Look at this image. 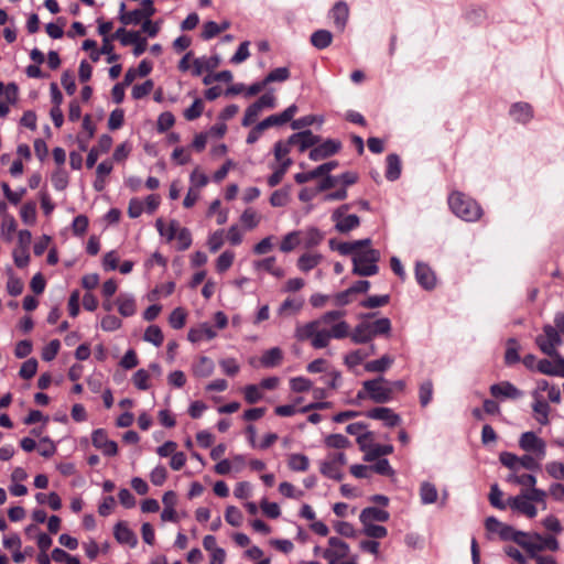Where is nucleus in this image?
<instances>
[{
  "instance_id": "obj_13",
  "label": "nucleus",
  "mask_w": 564,
  "mask_h": 564,
  "mask_svg": "<svg viewBox=\"0 0 564 564\" xmlns=\"http://www.w3.org/2000/svg\"><path fill=\"white\" fill-rule=\"evenodd\" d=\"M328 543L330 549L324 551V558L328 561V564H332V561L335 563H340L341 560L348 555L349 545L335 536L329 538Z\"/></svg>"
},
{
  "instance_id": "obj_55",
  "label": "nucleus",
  "mask_w": 564,
  "mask_h": 564,
  "mask_svg": "<svg viewBox=\"0 0 564 564\" xmlns=\"http://www.w3.org/2000/svg\"><path fill=\"white\" fill-rule=\"evenodd\" d=\"M532 539L534 538H530L525 532H523V538L516 539V543L523 547L531 557L539 552L538 541H532Z\"/></svg>"
},
{
  "instance_id": "obj_35",
  "label": "nucleus",
  "mask_w": 564,
  "mask_h": 564,
  "mask_svg": "<svg viewBox=\"0 0 564 564\" xmlns=\"http://www.w3.org/2000/svg\"><path fill=\"white\" fill-rule=\"evenodd\" d=\"M283 359V352L279 347H273L263 352L260 361L265 368H273L281 364Z\"/></svg>"
},
{
  "instance_id": "obj_61",
  "label": "nucleus",
  "mask_w": 564,
  "mask_h": 564,
  "mask_svg": "<svg viewBox=\"0 0 564 564\" xmlns=\"http://www.w3.org/2000/svg\"><path fill=\"white\" fill-rule=\"evenodd\" d=\"M154 84L151 79L145 80L142 84L134 85L131 91L133 99H141L148 96L153 90Z\"/></svg>"
},
{
  "instance_id": "obj_39",
  "label": "nucleus",
  "mask_w": 564,
  "mask_h": 564,
  "mask_svg": "<svg viewBox=\"0 0 564 564\" xmlns=\"http://www.w3.org/2000/svg\"><path fill=\"white\" fill-rule=\"evenodd\" d=\"M401 175V161L397 154H389L387 156V171L386 177L389 181H395Z\"/></svg>"
},
{
  "instance_id": "obj_48",
  "label": "nucleus",
  "mask_w": 564,
  "mask_h": 564,
  "mask_svg": "<svg viewBox=\"0 0 564 564\" xmlns=\"http://www.w3.org/2000/svg\"><path fill=\"white\" fill-rule=\"evenodd\" d=\"M533 538L538 541L539 552L543 550L557 551L560 547L558 542L554 536H543L535 533Z\"/></svg>"
},
{
  "instance_id": "obj_36",
  "label": "nucleus",
  "mask_w": 564,
  "mask_h": 564,
  "mask_svg": "<svg viewBox=\"0 0 564 564\" xmlns=\"http://www.w3.org/2000/svg\"><path fill=\"white\" fill-rule=\"evenodd\" d=\"M393 361L392 357L384 355L379 359L368 361L365 365V370L368 372H384L392 366Z\"/></svg>"
},
{
  "instance_id": "obj_57",
  "label": "nucleus",
  "mask_w": 564,
  "mask_h": 564,
  "mask_svg": "<svg viewBox=\"0 0 564 564\" xmlns=\"http://www.w3.org/2000/svg\"><path fill=\"white\" fill-rule=\"evenodd\" d=\"M503 492L500 490L497 484L492 485L489 494V501L491 506L500 510H505L508 507V501H502Z\"/></svg>"
},
{
  "instance_id": "obj_14",
  "label": "nucleus",
  "mask_w": 564,
  "mask_h": 564,
  "mask_svg": "<svg viewBox=\"0 0 564 564\" xmlns=\"http://www.w3.org/2000/svg\"><path fill=\"white\" fill-rule=\"evenodd\" d=\"M366 416L372 420L383 422L388 427L398 426L401 423V417L392 409L378 406L366 412Z\"/></svg>"
},
{
  "instance_id": "obj_29",
  "label": "nucleus",
  "mask_w": 564,
  "mask_h": 564,
  "mask_svg": "<svg viewBox=\"0 0 564 564\" xmlns=\"http://www.w3.org/2000/svg\"><path fill=\"white\" fill-rule=\"evenodd\" d=\"M506 480L510 484L520 485L522 487H525L528 489H538L535 487L536 485V477L531 474H520L518 473H510Z\"/></svg>"
},
{
  "instance_id": "obj_17",
  "label": "nucleus",
  "mask_w": 564,
  "mask_h": 564,
  "mask_svg": "<svg viewBox=\"0 0 564 564\" xmlns=\"http://www.w3.org/2000/svg\"><path fill=\"white\" fill-rule=\"evenodd\" d=\"M340 149V142L335 140H326L317 147H314L310 151V159L312 161H321L324 160L335 153H337Z\"/></svg>"
},
{
  "instance_id": "obj_12",
  "label": "nucleus",
  "mask_w": 564,
  "mask_h": 564,
  "mask_svg": "<svg viewBox=\"0 0 564 564\" xmlns=\"http://www.w3.org/2000/svg\"><path fill=\"white\" fill-rule=\"evenodd\" d=\"M93 445L106 456H115L118 453V445L107 436L104 429H97L91 434Z\"/></svg>"
},
{
  "instance_id": "obj_59",
  "label": "nucleus",
  "mask_w": 564,
  "mask_h": 564,
  "mask_svg": "<svg viewBox=\"0 0 564 564\" xmlns=\"http://www.w3.org/2000/svg\"><path fill=\"white\" fill-rule=\"evenodd\" d=\"M263 110L259 107V105H257L256 102H253L252 105H250L246 111H245V116L242 118V122L241 124L243 127H249L251 126L252 123L256 122V120L258 119V117L260 116V113L262 112Z\"/></svg>"
},
{
  "instance_id": "obj_19",
  "label": "nucleus",
  "mask_w": 564,
  "mask_h": 564,
  "mask_svg": "<svg viewBox=\"0 0 564 564\" xmlns=\"http://www.w3.org/2000/svg\"><path fill=\"white\" fill-rule=\"evenodd\" d=\"M296 112H297V107L295 105H291L281 113L271 115V116L267 117L264 120H262L261 122H259L260 128H263L265 130L270 127L282 126V124L291 121Z\"/></svg>"
},
{
  "instance_id": "obj_21",
  "label": "nucleus",
  "mask_w": 564,
  "mask_h": 564,
  "mask_svg": "<svg viewBox=\"0 0 564 564\" xmlns=\"http://www.w3.org/2000/svg\"><path fill=\"white\" fill-rule=\"evenodd\" d=\"M415 279L417 283L425 290H433L436 285V278L432 269L423 263L417 262L415 265Z\"/></svg>"
},
{
  "instance_id": "obj_8",
  "label": "nucleus",
  "mask_w": 564,
  "mask_h": 564,
  "mask_svg": "<svg viewBox=\"0 0 564 564\" xmlns=\"http://www.w3.org/2000/svg\"><path fill=\"white\" fill-rule=\"evenodd\" d=\"M349 205L344 204L335 209L332 214V220L335 224V229L340 234H348L360 225V219L357 215H348Z\"/></svg>"
},
{
  "instance_id": "obj_33",
  "label": "nucleus",
  "mask_w": 564,
  "mask_h": 564,
  "mask_svg": "<svg viewBox=\"0 0 564 564\" xmlns=\"http://www.w3.org/2000/svg\"><path fill=\"white\" fill-rule=\"evenodd\" d=\"M303 243L306 249L317 247L324 239V234L316 227H310L302 231Z\"/></svg>"
},
{
  "instance_id": "obj_9",
  "label": "nucleus",
  "mask_w": 564,
  "mask_h": 564,
  "mask_svg": "<svg viewBox=\"0 0 564 564\" xmlns=\"http://www.w3.org/2000/svg\"><path fill=\"white\" fill-rule=\"evenodd\" d=\"M519 447L538 458L544 459L546 457V442L532 431L523 432L520 435Z\"/></svg>"
},
{
  "instance_id": "obj_25",
  "label": "nucleus",
  "mask_w": 564,
  "mask_h": 564,
  "mask_svg": "<svg viewBox=\"0 0 564 564\" xmlns=\"http://www.w3.org/2000/svg\"><path fill=\"white\" fill-rule=\"evenodd\" d=\"M217 336L216 330L208 323H203L196 328L189 329L187 337L192 343H199L203 340H212Z\"/></svg>"
},
{
  "instance_id": "obj_56",
  "label": "nucleus",
  "mask_w": 564,
  "mask_h": 564,
  "mask_svg": "<svg viewBox=\"0 0 564 564\" xmlns=\"http://www.w3.org/2000/svg\"><path fill=\"white\" fill-rule=\"evenodd\" d=\"M500 463L510 469V473L519 471V456L510 452H502L499 456Z\"/></svg>"
},
{
  "instance_id": "obj_38",
  "label": "nucleus",
  "mask_w": 564,
  "mask_h": 564,
  "mask_svg": "<svg viewBox=\"0 0 564 564\" xmlns=\"http://www.w3.org/2000/svg\"><path fill=\"white\" fill-rule=\"evenodd\" d=\"M155 227L162 237H165L167 241H171L175 238L176 231L178 230V221L171 220L166 226L162 218H158L155 221Z\"/></svg>"
},
{
  "instance_id": "obj_16",
  "label": "nucleus",
  "mask_w": 564,
  "mask_h": 564,
  "mask_svg": "<svg viewBox=\"0 0 564 564\" xmlns=\"http://www.w3.org/2000/svg\"><path fill=\"white\" fill-rule=\"evenodd\" d=\"M337 165H338V163L336 161H329V162L318 165L316 169H314L310 172H302V173L295 174L294 180L296 183L303 184L311 180L329 174V172L333 171L334 169H336Z\"/></svg>"
},
{
  "instance_id": "obj_18",
  "label": "nucleus",
  "mask_w": 564,
  "mask_h": 564,
  "mask_svg": "<svg viewBox=\"0 0 564 564\" xmlns=\"http://www.w3.org/2000/svg\"><path fill=\"white\" fill-rule=\"evenodd\" d=\"M490 393L497 399H518L522 392L509 381H501L490 387Z\"/></svg>"
},
{
  "instance_id": "obj_7",
  "label": "nucleus",
  "mask_w": 564,
  "mask_h": 564,
  "mask_svg": "<svg viewBox=\"0 0 564 564\" xmlns=\"http://www.w3.org/2000/svg\"><path fill=\"white\" fill-rule=\"evenodd\" d=\"M562 333L555 325H545L543 333L535 338V344L545 355H555L557 348L562 345Z\"/></svg>"
},
{
  "instance_id": "obj_58",
  "label": "nucleus",
  "mask_w": 564,
  "mask_h": 564,
  "mask_svg": "<svg viewBox=\"0 0 564 564\" xmlns=\"http://www.w3.org/2000/svg\"><path fill=\"white\" fill-rule=\"evenodd\" d=\"M204 111V102L202 99L196 98L191 107L184 110V118L193 121L202 116Z\"/></svg>"
},
{
  "instance_id": "obj_63",
  "label": "nucleus",
  "mask_w": 564,
  "mask_h": 564,
  "mask_svg": "<svg viewBox=\"0 0 564 564\" xmlns=\"http://www.w3.org/2000/svg\"><path fill=\"white\" fill-rule=\"evenodd\" d=\"M545 470L550 477L556 480H564V464L561 462H549L545 465Z\"/></svg>"
},
{
  "instance_id": "obj_15",
  "label": "nucleus",
  "mask_w": 564,
  "mask_h": 564,
  "mask_svg": "<svg viewBox=\"0 0 564 564\" xmlns=\"http://www.w3.org/2000/svg\"><path fill=\"white\" fill-rule=\"evenodd\" d=\"M533 397V403H532V410L533 415L536 422L541 425H547L550 423V411L551 406L549 403L543 399L539 390H535L532 393Z\"/></svg>"
},
{
  "instance_id": "obj_6",
  "label": "nucleus",
  "mask_w": 564,
  "mask_h": 564,
  "mask_svg": "<svg viewBox=\"0 0 564 564\" xmlns=\"http://www.w3.org/2000/svg\"><path fill=\"white\" fill-rule=\"evenodd\" d=\"M380 252L370 246L360 247L352 259V273L359 276H371L378 273Z\"/></svg>"
},
{
  "instance_id": "obj_44",
  "label": "nucleus",
  "mask_w": 564,
  "mask_h": 564,
  "mask_svg": "<svg viewBox=\"0 0 564 564\" xmlns=\"http://www.w3.org/2000/svg\"><path fill=\"white\" fill-rule=\"evenodd\" d=\"M245 400L254 404L263 399V392L259 384H248L243 388Z\"/></svg>"
},
{
  "instance_id": "obj_30",
  "label": "nucleus",
  "mask_w": 564,
  "mask_h": 564,
  "mask_svg": "<svg viewBox=\"0 0 564 564\" xmlns=\"http://www.w3.org/2000/svg\"><path fill=\"white\" fill-rule=\"evenodd\" d=\"M302 231L293 230L283 236L280 243V251L283 253H289L293 251L301 243Z\"/></svg>"
},
{
  "instance_id": "obj_2",
  "label": "nucleus",
  "mask_w": 564,
  "mask_h": 564,
  "mask_svg": "<svg viewBox=\"0 0 564 564\" xmlns=\"http://www.w3.org/2000/svg\"><path fill=\"white\" fill-rule=\"evenodd\" d=\"M546 496L547 494L543 489H523L519 495L508 498V507L512 511L533 519L538 514V509L534 503H541L542 509H545Z\"/></svg>"
},
{
  "instance_id": "obj_4",
  "label": "nucleus",
  "mask_w": 564,
  "mask_h": 564,
  "mask_svg": "<svg viewBox=\"0 0 564 564\" xmlns=\"http://www.w3.org/2000/svg\"><path fill=\"white\" fill-rule=\"evenodd\" d=\"M357 398L369 399L375 403H388L392 400V387L382 376L366 380L362 382V389L358 391Z\"/></svg>"
},
{
  "instance_id": "obj_37",
  "label": "nucleus",
  "mask_w": 564,
  "mask_h": 564,
  "mask_svg": "<svg viewBox=\"0 0 564 564\" xmlns=\"http://www.w3.org/2000/svg\"><path fill=\"white\" fill-rule=\"evenodd\" d=\"M333 34L327 30H317L311 35V43L317 50H324L332 44Z\"/></svg>"
},
{
  "instance_id": "obj_40",
  "label": "nucleus",
  "mask_w": 564,
  "mask_h": 564,
  "mask_svg": "<svg viewBox=\"0 0 564 564\" xmlns=\"http://www.w3.org/2000/svg\"><path fill=\"white\" fill-rule=\"evenodd\" d=\"M392 452V445L373 444L371 445V448L368 451V453L364 456V459L366 462H373L380 458L381 456L390 455Z\"/></svg>"
},
{
  "instance_id": "obj_41",
  "label": "nucleus",
  "mask_w": 564,
  "mask_h": 564,
  "mask_svg": "<svg viewBox=\"0 0 564 564\" xmlns=\"http://www.w3.org/2000/svg\"><path fill=\"white\" fill-rule=\"evenodd\" d=\"M288 466L293 471H306L310 467V459L303 454H291Z\"/></svg>"
},
{
  "instance_id": "obj_20",
  "label": "nucleus",
  "mask_w": 564,
  "mask_h": 564,
  "mask_svg": "<svg viewBox=\"0 0 564 564\" xmlns=\"http://www.w3.org/2000/svg\"><path fill=\"white\" fill-rule=\"evenodd\" d=\"M318 142L319 138L315 135L311 130L293 133L289 138V144L297 145L300 152L306 151L308 148L316 145Z\"/></svg>"
},
{
  "instance_id": "obj_11",
  "label": "nucleus",
  "mask_w": 564,
  "mask_h": 564,
  "mask_svg": "<svg viewBox=\"0 0 564 564\" xmlns=\"http://www.w3.org/2000/svg\"><path fill=\"white\" fill-rule=\"evenodd\" d=\"M552 359H541L536 362V370L546 376L564 378V357L560 352L549 355Z\"/></svg>"
},
{
  "instance_id": "obj_31",
  "label": "nucleus",
  "mask_w": 564,
  "mask_h": 564,
  "mask_svg": "<svg viewBox=\"0 0 564 564\" xmlns=\"http://www.w3.org/2000/svg\"><path fill=\"white\" fill-rule=\"evenodd\" d=\"M419 494L422 505H432L438 501V491L435 485L430 481L421 484Z\"/></svg>"
},
{
  "instance_id": "obj_23",
  "label": "nucleus",
  "mask_w": 564,
  "mask_h": 564,
  "mask_svg": "<svg viewBox=\"0 0 564 564\" xmlns=\"http://www.w3.org/2000/svg\"><path fill=\"white\" fill-rule=\"evenodd\" d=\"M113 535L118 543L135 547L138 544V538L135 533L127 525L126 522H118L113 529Z\"/></svg>"
},
{
  "instance_id": "obj_42",
  "label": "nucleus",
  "mask_w": 564,
  "mask_h": 564,
  "mask_svg": "<svg viewBox=\"0 0 564 564\" xmlns=\"http://www.w3.org/2000/svg\"><path fill=\"white\" fill-rule=\"evenodd\" d=\"M20 217L28 226H33L36 223V203L28 202L23 204L20 209Z\"/></svg>"
},
{
  "instance_id": "obj_50",
  "label": "nucleus",
  "mask_w": 564,
  "mask_h": 564,
  "mask_svg": "<svg viewBox=\"0 0 564 564\" xmlns=\"http://www.w3.org/2000/svg\"><path fill=\"white\" fill-rule=\"evenodd\" d=\"M362 533L371 539H383L388 534V530L383 525L376 523L362 524Z\"/></svg>"
},
{
  "instance_id": "obj_22",
  "label": "nucleus",
  "mask_w": 564,
  "mask_h": 564,
  "mask_svg": "<svg viewBox=\"0 0 564 564\" xmlns=\"http://www.w3.org/2000/svg\"><path fill=\"white\" fill-rule=\"evenodd\" d=\"M323 260L324 257L322 253L317 251H307L297 258L296 268L303 273H308L311 270L318 267Z\"/></svg>"
},
{
  "instance_id": "obj_1",
  "label": "nucleus",
  "mask_w": 564,
  "mask_h": 564,
  "mask_svg": "<svg viewBox=\"0 0 564 564\" xmlns=\"http://www.w3.org/2000/svg\"><path fill=\"white\" fill-rule=\"evenodd\" d=\"M344 311H329L319 318L297 325L295 337L299 340H311L315 349H322L329 345L332 338L341 339L349 335V325L343 321Z\"/></svg>"
},
{
  "instance_id": "obj_27",
  "label": "nucleus",
  "mask_w": 564,
  "mask_h": 564,
  "mask_svg": "<svg viewBox=\"0 0 564 564\" xmlns=\"http://www.w3.org/2000/svg\"><path fill=\"white\" fill-rule=\"evenodd\" d=\"M330 15L334 20V23L336 25V28L339 30V31H343L346 26V23H347V20H348V15H349V9H348V6L343 2V1H339L337 2L332 11H330Z\"/></svg>"
},
{
  "instance_id": "obj_51",
  "label": "nucleus",
  "mask_w": 564,
  "mask_h": 564,
  "mask_svg": "<svg viewBox=\"0 0 564 564\" xmlns=\"http://www.w3.org/2000/svg\"><path fill=\"white\" fill-rule=\"evenodd\" d=\"M290 202V191L286 187L274 191L270 197V204L273 207H283Z\"/></svg>"
},
{
  "instance_id": "obj_49",
  "label": "nucleus",
  "mask_w": 564,
  "mask_h": 564,
  "mask_svg": "<svg viewBox=\"0 0 564 564\" xmlns=\"http://www.w3.org/2000/svg\"><path fill=\"white\" fill-rule=\"evenodd\" d=\"M368 357L369 354L364 349H357L347 354L344 358V362L348 368H354L360 365Z\"/></svg>"
},
{
  "instance_id": "obj_54",
  "label": "nucleus",
  "mask_w": 564,
  "mask_h": 564,
  "mask_svg": "<svg viewBox=\"0 0 564 564\" xmlns=\"http://www.w3.org/2000/svg\"><path fill=\"white\" fill-rule=\"evenodd\" d=\"M213 68H215V64H212V59L205 56L198 57L193 61L192 74L194 76H199L205 70H210Z\"/></svg>"
},
{
  "instance_id": "obj_5",
  "label": "nucleus",
  "mask_w": 564,
  "mask_h": 564,
  "mask_svg": "<svg viewBox=\"0 0 564 564\" xmlns=\"http://www.w3.org/2000/svg\"><path fill=\"white\" fill-rule=\"evenodd\" d=\"M391 332V322L388 317L378 318L373 322L358 324L350 334L355 344H365L379 335H388Z\"/></svg>"
},
{
  "instance_id": "obj_10",
  "label": "nucleus",
  "mask_w": 564,
  "mask_h": 564,
  "mask_svg": "<svg viewBox=\"0 0 564 564\" xmlns=\"http://www.w3.org/2000/svg\"><path fill=\"white\" fill-rule=\"evenodd\" d=\"M346 456L344 453H335L329 455L326 460L321 464V473L330 479L340 480L343 478L341 467L346 465Z\"/></svg>"
},
{
  "instance_id": "obj_62",
  "label": "nucleus",
  "mask_w": 564,
  "mask_h": 564,
  "mask_svg": "<svg viewBox=\"0 0 564 564\" xmlns=\"http://www.w3.org/2000/svg\"><path fill=\"white\" fill-rule=\"evenodd\" d=\"M169 322H170V325L174 329H181L185 325V322H186L185 311L182 307H176L171 313V315L169 317Z\"/></svg>"
},
{
  "instance_id": "obj_64",
  "label": "nucleus",
  "mask_w": 564,
  "mask_h": 564,
  "mask_svg": "<svg viewBox=\"0 0 564 564\" xmlns=\"http://www.w3.org/2000/svg\"><path fill=\"white\" fill-rule=\"evenodd\" d=\"M241 223L248 228L253 229L260 223V216L251 208H247L240 217Z\"/></svg>"
},
{
  "instance_id": "obj_60",
  "label": "nucleus",
  "mask_w": 564,
  "mask_h": 564,
  "mask_svg": "<svg viewBox=\"0 0 564 564\" xmlns=\"http://www.w3.org/2000/svg\"><path fill=\"white\" fill-rule=\"evenodd\" d=\"M390 296L388 294L384 295H371L368 299L364 300L360 305L366 308H376L380 306H384L389 303Z\"/></svg>"
},
{
  "instance_id": "obj_34",
  "label": "nucleus",
  "mask_w": 564,
  "mask_h": 564,
  "mask_svg": "<svg viewBox=\"0 0 564 564\" xmlns=\"http://www.w3.org/2000/svg\"><path fill=\"white\" fill-rule=\"evenodd\" d=\"M214 367V361L203 356L193 365V373L196 377L206 378L213 373Z\"/></svg>"
},
{
  "instance_id": "obj_24",
  "label": "nucleus",
  "mask_w": 564,
  "mask_h": 564,
  "mask_svg": "<svg viewBox=\"0 0 564 564\" xmlns=\"http://www.w3.org/2000/svg\"><path fill=\"white\" fill-rule=\"evenodd\" d=\"M390 518L388 511L383 509H379L377 507H368L365 508L359 516V520L361 524L375 523V522H386Z\"/></svg>"
},
{
  "instance_id": "obj_53",
  "label": "nucleus",
  "mask_w": 564,
  "mask_h": 564,
  "mask_svg": "<svg viewBox=\"0 0 564 564\" xmlns=\"http://www.w3.org/2000/svg\"><path fill=\"white\" fill-rule=\"evenodd\" d=\"M420 404L426 406L433 398V382L425 380L420 384L419 389Z\"/></svg>"
},
{
  "instance_id": "obj_47",
  "label": "nucleus",
  "mask_w": 564,
  "mask_h": 564,
  "mask_svg": "<svg viewBox=\"0 0 564 564\" xmlns=\"http://www.w3.org/2000/svg\"><path fill=\"white\" fill-rule=\"evenodd\" d=\"M235 253L231 250H225L216 260V270L219 273L226 272L234 263Z\"/></svg>"
},
{
  "instance_id": "obj_46",
  "label": "nucleus",
  "mask_w": 564,
  "mask_h": 564,
  "mask_svg": "<svg viewBox=\"0 0 564 564\" xmlns=\"http://www.w3.org/2000/svg\"><path fill=\"white\" fill-rule=\"evenodd\" d=\"M139 34V32L127 31L126 29L120 28L115 32L111 39H117L123 46H128L138 41Z\"/></svg>"
},
{
  "instance_id": "obj_43",
  "label": "nucleus",
  "mask_w": 564,
  "mask_h": 564,
  "mask_svg": "<svg viewBox=\"0 0 564 564\" xmlns=\"http://www.w3.org/2000/svg\"><path fill=\"white\" fill-rule=\"evenodd\" d=\"M143 339L155 347H160L163 344L164 336L158 325H150L143 334Z\"/></svg>"
},
{
  "instance_id": "obj_3",
  "label": "nucleus",
  "mask_w": 564,
  "mask_h": 564,
  "mask_svg": "<svg viewBox=\"0 0 564 564\" xmlns=\"http://www.w3.org/2000/svg\"><path fill=\"white\" fill-rule=\"evenodd\" d=\"M448 206L451 210L465 221H476L482 215L479 204L462 192H453L448 196Z\"/></svg>"
},
{
  "instance_id": "obj_26",
  "label": "nucleus",
  "mask_w": 564,
  "mask_h": 564,
  "mask_svg": "<svg viewBox=\"0 0 564 564\" xmlns=\"http://www.w3.org/2000/svg\"><path fill=\"white\" fill-rule=\"evenodd\" d=\"M118 312L123 317L133 316L137 312V305L134 296L127 293H121L116 300Z\"/></svg>"
},
{
  "instance_id": "obj_52",
  "label": "nucleus",
  "mask_w": 564,
  "mask_h": 564,
  "mask_svg": "<svg viewBox=\"0 0 564 564\" xmlns=\"http://www.w3.org/2000/svg\"><path fill=\"white\" fill-rule=\"evenodd\" d=\"M208 176L199 167H195L189 175L191 187L198 192L208 184Z\"/></svg>"
},
{
  "instance_id": "obj_32",
  "label": "nucleus",
  "mask_w": 564,
  "mask_h": 564,
  "mask_svg": "<svg viewBox=\"0 0 564 564\" xmlns=\"http://www.w3.org/2000/svg\"><path fill=\"white\" fill-rule=\"evenodd\" d=\"M511 117L518 122H528L532 118V108L529 104L518 102L510 109Z\"/></svg>"
},
{
  "instance_id": "obj_28",
  "label": "nucleus",
  "mask_w": 564,
  "mask_h": 564,
  "mask_svg": "<svg viewBox=\"0 0 564 564\" xmlns=\"http://www.w3.org/2000/svg\"><path fill=\"white\" fill-rule=\"evenodd\" d=\"M370 245L371 240L369 238L350 242H338L336 246V251H338L341 256H351L352 260L360 247H367Z\"/></svg>"
},
{
  "instance_id": "obj_45",
  "label": "nucleus",
  "mask_w": 564,
  "mask_h": 564,
  "mask_svg": "<svg viewBox=\"0 0 564 564\" xmlns=\"http://www.w3.org/2000/svg\"><path fill=\"white\" fill-rule=\"evenodd\" d=\"M543 459L538 458L536 456L532 454H524L522 456H519V470L521 468H524L527 470H538L541 468V462Z\"/></svg>"
}]
</instances>
